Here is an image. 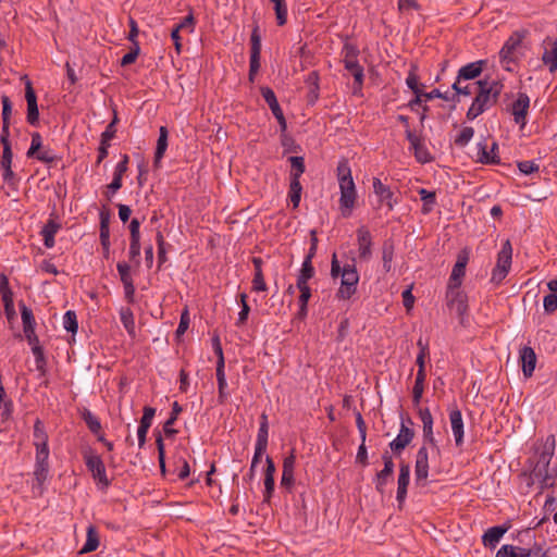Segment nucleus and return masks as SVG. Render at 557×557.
Returning <instances> with one entry per match:
<instances>
[{
	"label": "nucleus",
	"instance_id": "obj_19",
	"mask_svg": "<svg viewBox=\"0 0 557 557\" xmlns=\"http://www.w3.org/2000/svg\"><path fill=\"white\" fill-rule=\"evenodd\" d=\"M414 431L404 422L400 425L399 434L389 443V448L394 454L399 455L413 440Z\"/></svg>",
	"mask_w": 557,
	"mask_h": 557
},
{
	"label": "nucleus",
	"instance_id": "obj_9",
	"mask_svg": "<svg viewBox=\"0 0 557 557\" xmlns=\"http://www.w3.org/2000/svg\"><path fill=\"white\" fill-rule=\"evenodd\" d=\"M524 36V30H516L505 41L503 48L499 51V59L503 64H509L517 61L515 53L517 48L521 46Z\"/></svg>",
	"mask_w": 557,
	"mask_h": 557
},
{
	"label": "nucleus",
	"instance_id": "obj_39",
	"mask_svg": "<svg viewBox=\"0 0 557 557\" xmlns=\"http://www.w3.org/2000/svg\"><path fill=\"white\" fill-rule=\"evenodd\" d=\"M314 268L312 265V262L309 261V259H304L301 269L299 271V274L297 276L296 284H308V281L311 280L314 276Z\"/></svg>",
	"mask_w": 557,
	"mask_h": 557
},
{
	"label": "nucleus",
	"instance_id": "obj_15",
	"mask_svg": "<svg viewBox=\"0 0 557 557\" xmlns=\"http://www.w3.org/2000/svg\"><path fill=\"white\" fill-rule=\"evenodd\" d=\"M116 269L124 286L125 298L127 302L132 304L134 302L135 286L131 276V265L125 261H121L116 264Z\"/></svg>",
	"mask_w": 557,
	"mask_h": 557
},
{
	"label": "nucleus",
	"instance_id": "obj_47",
	"mask_svg": "<svg viewBox=\"0 0 557 557\" xmlns=\"http://www.w3.org/2000/svg\"><path fill=\"white\" fill-rule=\"evenodd\" d=\"M156 242L158 246V269L160 270L161 267L168 261L166 257V243L164 240V237L160 231L156 234Z\"/></svg>",
	"mask_w": 557,
	"mask_h": 557
},
{
	"label": "nucleus",
	"instance_id": "obj_46",
	"mask_svg": "<svg viewBox=\"0 0 557 557\" xmlns=\"http://www.w3.org/2000/svg\"><path fill=\"white\" fill-rule=\"evenodd\" d=\"M302 186L300 181H289L288 198L294 208H297L301 198Z\"/></svg>",
	"mask_w": 557,
	"mask_h": 557
},
{
	"label": "nucleus",
	"instance_id": "obj_50",
	"mask_svg": "<svg viewBox=\"0 0 557 557\" xmlns=\"http://www.w3.org/2000/svg\"><path fill=\"white\" fill-rule=\"evenodd\" d=\"M0 407L2 408L1 420L7 421L13 411V403L10 399H7V394L4 388L0 389Z\"/></svg>",
	"mask_w": 557,
	"mask_h": 557
},
{
	"label": "nucleus",
	"instance_id": "obj_30",
	"mask_svg": "<svg viewBox=\"0 0 557 557\" xmlns=\"http://www.w3.org/2000/svg\"><path fill=\"white\" fill-rule=\"evenodd\" d=\"M100 544V537L99 533L97 531V528L92 524L88 525L87 532H86V542L82 549L79 550V554H88L91 552H95Z\"/></svg>",
	"mask_w": 557,
	"mask_h": 557
},
{
	"label": "nucleus",
	"instance_id": "obj_1",
	"mask_svg": "<svg viewBox=\"0 0 557 557\" xmlns=\"http://www.w3.org/2000/svg\"><path fill=\"white\" fill-rule=\"evenodd\" d=\"M476 95L468 109L466 116L473 121L491 107L497 103L504 85L499 81L479 79L474 83Z\"/></svg>",
	"mask_w": 557,
	"mask_h": 557
},
{
	"label": "nucleus",
	"instance_id": "obj_49",
	"mask_svg": "<svg viewBox=\"0 0 557 557\" xmlns=\"http://www.w3.org/2000/svg\"><path fill=\"white\" fill-rule=\"evenodd\" d=\"M63 326L67 332L72 333L73 335L77 333L78 323H77V315H76L75 311L67 310L64 313Z\"/></svg>",
	"mask_w": 557,
	"mask_h": 557
},
{
	"label": "nucleus",
	"instance_id": "obj_61",
	"mask_svg": "<svg viewBox=\"0 0 557 557\" xmlns=\"http://www.w3.org/2000/svg\"><path fill=\"white\" fill-rule=\"evenodd\" d=\"M275 481L274 476L264 475V493H263V502L270 503L272 495L274 493Z\"/></svg>",
	"mask_w": 557,
	"mask_h": 557
},
{
	"label": "nucleus",
	"instance_id": "obj_16",
	"mask_svg": "<svg viewBox=\"0 0 557 557\" xmlns=\"http://www.w3.org/2000/svg\"><path fill=\"white\" fill-rule=\"evenodd\" d=\"M357 242L359 259L370 260L372 256V236L367 226L362 225L357 230Z\"/></svg>",
	"mask_w": 557,
	"mask_h": 557
},
{
	"label": "nucleus",
	"instance_id": "obj_21",
	"mask_svg": "<svg viewBox=\"0 0 557 557\" xmlns=\"http://www.w3.org/2000/svg\"><path fill=\"white\" fill-rule=\"evenodd\" d=\"M372 187L374 194L380 198V202L385 203L387 209L392 211L397 203V200L394 199V193L391 188L387 185H384L377 177L373 178Z\"/></svg>",
	"mask_w": 557,
	"mask_h": 557
},
{
	"label": "nucleus",
	"instance_id": "obj_40",
	"mask_svg": "<svg viewBox=\"0 0 557 557\" xmlns=\"http://www.w3.org/2000/svg\"><path fill=\"white\" fill-rule=\"evenodd\" d=\"M18 307L21 310L23 331L35 327L36 321L32 309L28 308L23 301L18 302Z\"/></svg>",
	"mask_w": 557,
	"mask_h": 557
},
{
	"label": "nucleus",
	"instance_id": "obj_7",
	"mask_svg": "<svg viewBox=\"0 0 557 557\" xmlns=\"http://www.w3.org/2000/svg\"><path fill=\"white\" fill-rule=\"evenodd\" d=\"M447 306L455 310L459 317V322L462 326L468 325V297L460 290V287L447 286L446 293Z\"/></svg>",
	"mask_w": 557,
	"mask_h": 557
},
{
	"label": "nucleus",
	"instance_id": "obj_11",
	"mask_svg": "<svg viewBox=\"0 0 557 557\" xmlns=\"http://www.w3.org/2000/svg\"><path fill=\"white\" fill-rule=\"evenodd\" d=\"M429 469V449L428 446L422 445L416 455L414 476L417 485L425 486L428 484Z\"/></svg>",
	"mask_w": 557,
	"mask_h": 557
},
{
	"label": "nucleus",
	"instance_id": "obj_58",
	"mask_svg": "<svg viewBox=\"0 0 557 557\" xmlns=\"http://www.w3.org/2000/svg\"><path fill=\"white\" fill-rule=\"evenodd\" d=\"M544 311L547 314H553L557 311V295L554 293H549L543 299Z\"/></svg>",
	"mask_w": 557,
	"mask_h": 557
},
{
	"label": "nucleus",
	"instance_id": "obj_12",
	"mask_svg": "<svg viewBox=\"0 0 557 557\" xmlns=\"http://www.w3.org/2000/svg\"><path fill=\"white\" fill-rule=\"evenodd\" d=\"M405 134L418 162L424 164L433 161V157L424 146L423 138L421 136L417 135L411 129H406Z\"/></svg>",
	"mask_w": 557,
	"mask_h": 557
},
{
	"label": "nucleus",
	"instance_id": "obj_26",
	"mask_svg": "<svg viewBox=\"0 0 557 557\" xmlns=\"http://www.w3.org/2000/svg\"><path fill=\"white\" fill-rule=\"evenodd\" d=\"M478 160L483 164H499L500 159L497 156L496 151L498 150V144L494 141L491 146V150H486V146L483 144L478 145Z\"/></svg>",
	"mask_w": 557,
	"mask_h": 557
},
{
	"label": "nucleus",
	"instance_id": "obj_8",
	"mask_svg": "<svg viewBox=\"0 0 557 557\" xmlns=\"http://www.w3.org/2000/svg\"><path fill=\"white\" fill-rule=\"evenodd\" d=\"M49 455H36V465L33 472L32 492L35 496H42L45 486L44 484L49 476Z\"/></svg>",
	"mask_w": 557,
	"mask_h": 557
},
{
	"label": "nucleus",
	"instance_id": "obj_59",
	"mask_svg": "<svg viewBox=\"0 0 557 557\" xmlns=\"http://www.w3.org/2000/svg\"><path fill=\"white\" fill-rule=\"evenodd\" d=\"M26 121L32 126L39 124V110L37 103L27 104Z\"/></svg>",
	"mask_w": 557,
	"mask_h": 557
},
{
	"label": "nucleus",
	"instance_id": "obj_48",
	"mask_svg": "<svg viewBox=\"0 0 557 557\" xmlns=\"http://www.w3.org/2000/svg\"><path fill=\"white\" fill-rule=\"evenodd\" d=\"M32 351L35 356L36 369L40 372L41 375H45L47 372V359L45 357L44 348L39 345L32 347Z\"/></svg>",
	"mask_w": 557,
	"mask_h": 557
},
{
	"label": "nucleus",
	"instance_id": "obj_45",
	"mask_svg": "<svg viewBox=\"0 0 557 557\" xmlns=\"http://www.w3.org/2000/svg\"><path fill=\"white\" fill-rule=\"evenodd\" d=\"M418 65L414 63H411L410 70L408 72V76L406 78V84L409 89L412 90L413 94H417L418 91H422L421 86L419 85V77H418Z\"/></svg>",
	"mask_w": 557,
	"mask_h": 557
},
{
	"label": "nucleus",
	"instance_id": "obj_32",
	"mask_svg": "<svg viewBox=\"0 0 557 557\" xmlns=\"http://www.w3.org/2000/svg\"><path fill=\"white\" fill-rule=\"evenodd\" d=\"M183 411L182 406L174 401L172 404V411L170 413L169 419L163 424V432L166 437H174L177 434V430L173 429L172 425L177 420L178 414Z\"/></svg>",
	"mask_w": 557,
	"mask_h": 557
},
{
	"label": "nucleus",
	"instance_id": "obj_57",
	"mask_svg": "<svg viewBox=\"0 0 557 557\" xmlns=\"http://www.w3.org/2000/svg\"><path fill=\"white\" fill-rule=\"evenodd\" d=\"M42 148V138L38 132L32 134V143L28 148L26 156L27 158H34L35 154Z\"/></svg>",
	"mask_w": 557,
	"mask_h": 557
},
{
	"label": "nucleus",
	"instance_id": "obj_5",
	"mask_svg": "<svg viewBox=\"0 0 557 557\" xmlns=\"http://www.w3.org/2000/svg\"><path fill=\"white\" fill-rule=\"evenodd\" d=\"M359 274L355 263L345 264L344 273L341 277V286L336 293V298L342 300L350 299L357 292Z\"/></svg>",
	"mask_w": 557,
	"mask_h": 557
},
{
	"label": "nucleus",
	"instance_id": "obj_31",
	"mask_svg": "<svg viewBox=\"0 0 557 557\" xmlns=\"http://www.w3.org/2000/svg\"><path fill=\"white\" fill-rule=\"evenodd\" d=\"M531 555V550L527 547L506 544L497 550L495 557H530Z\"/></svg>",
	"mask_w": 557,
	"mask_h": 557
},
{
	"label": "nucleus",
	"instance_id": "obj_37",
	"mask_svg": "<svg viewBox=\"0 0 557 557\" xmlns=\"http://www.w3.org/2000/svg\"><path fill=\"white\" fill-rule=\"evenodd\" d=\"M81 417L92 434H99L101 432L100 420L89 409L84 408Z\"/></svg>",
	"mask_w": 557,
	"mask_h": 557
},
{
	"label": "nucleus",
	"instance_id": "obj_44",
	"mask_svg": "<svg viewBox=\"0 0 557 557\" xmlns=\"http://www.w3.org/2000/svg\"><path fill=\"white\" fill-rule=\"evenodd\" d=\"M422 428H423V445H425V446L429 445L435 454L441 455V448H440L438 443L433 433V425L430 424V425H425Z\"/></svg>",
	"mask_w": 557,
	"mask_h": 557
},
{
	"label": "nucleus",
	"instance_id": "obj_43",
	"mask_svg": "<svg viewBox=\"0 0 557 557\" xmlns=\"http://www.w3.org/2000/svg\"><path fill=\"white\" fill-rule=\"evenodd\" d=\"M274 4L276 23L283 26L287 22V4L285 0H270Z\"/></svg>",
	"mask_w": 557,
	"mask_h": 557
},
{
	"label": "nucleus",
	"instance_id": "obj_18",
	"mask_svg": "<svg viewBox=\"0 0 557 557\" xmlns=\"http://www.w3.org/2000/svg\"><path fill=\"white\" fill-rule=\"evenodd\" d=\"M530 107V98L524 92H519L517 100L512 103L511 113L513 121L523 127L527 124V114Z\"/></svg>",
	"mask_w": 557,
	"mask_h": 557
},
{
	"label": "nucleus",
	"instance_id": "obj_22",
	"mask_svg": "<svg viewBox=\"0 0 557 557\" xmlns=\"http://www.w3.org/2000/svg\"><path fill=\"white\" fill-rule=\"evenodd\" d=\"M510 529V523L490 528L482 536L485 547L495 548L504 534Z\"/></svg>",
	"mask_w": 557,
	"mask_h": 557
},
{
	"label": "nucleus",
	"instance_id": "obj_55",
	"mask_svg": "<svg viewBox=\"0 0 557 557\" xmlns=\"http://www.w3.org/2000/svg\"><path fill=\"white\" fill-rule=\"evenodd\" d=\"M2 102V123H11V116L13 111V104L9 96L2 95L1 97Z\"/></svg>",
	"mask_w": 557,
	"mask_h": 557
},
{
	"label": "nucleus",
	"instance_id": "obj_35",
	"mask_svg": "<svg viewBox=\"0 0 557 557\" xmlns=\"http://www.w3.org/2000/svg\"><path fill=\"white\" fill-rule=\"evenodd\" d=\"M290 163L289 181H300L301 175L306 171L304 157L293 156L288 159Z\"/></svg>",
	"mask_w": 557,
	"mask_h": 557
},
{
	"label": "nucleus",
	"instance_id": "obj_33",
	"mask_svg": "<svg viewBox=\"0 0 557 557\" xmlns=\"http://www.w3.org/2000/svg\"><path fill=\"white\" fill-rule=\"evenodd\" d=\"M261 58V36L259 25L256 23L250 35V61H260Z\"/></svg>",
	"mask_w": 557,
	"mask_h": 557
},
{
	"label": "nucleus",
	"instance_id": "obj_20",
	"mask_svg": "<svg viewBox=\"0 0 557 557\" xmlns=\"http://www.w3.org/2000/svg\"><path fill=\"white\" fill-rule=\"evenodd\" d=\"M12 147L3 148L2 157L0 160V168L2 170V178L9 185H14L17 182L16 175L12 170Z\"/></svg>",
	"mask_w": 557,
	"mask_h": 557
},
{
	"label": "nucleus",
	"instance_id": "obj_34",
	"mask_svg": "<svg viewBox=\"0 0 557 557\" xmlns=\"http://www.w3.org/2000/svg\"><path fill=\"white\" fill-rule=\"evenodd\" d=\"M420 199L422 200V209L421 212L423 214H429L433 211L434 206L436 205V193L434 190H428L425 188H420L418 190Z\"/></svg>",
	"mask_w": 557,
	"mask_h": 557
},
{
	"label": "nucleus",
	"instance_id": "obj_56",
	"mask_svg": "<svg viewBox=\"0 0 557 557\" xmlns=\"http://www.w3.org/2000/svg\"><path fill=\"white\" fill-rule=\"evenodd\" d=\"M140 47L139 42H135V45L132 46L131 50L123 55V58L120 61L121 66H127L133 64L137 57L139 55Z\"/></svg>",
	"mask_w": 557,
	"mask_h": 557
},
{
	"label": "nucleus",
	"instance_id": "obj_2",
	"mask_svg": "<svg viewBox=\"0 0 557 557\" xmlns=\"http://www.w3.org/2000/svg\"><path fill=\"white\" fill-rule=\"evenodd\" d=\"M336 171L341 189L339 205L342 214L344 218H348L351 214L357 198L356 186L348 160L345 158L339 160Z\"/></svg>",
	"mask_w": 557,
	"mask_h": 557
},
{
	"label": "nucleus",
	"instance_id": "obj_41",
	"mask_svg": "<svg viewBox=\"0 0 557 557\" xmlns=\"http://www.w3.org/2000/svg\"><path fill=\"white\" fill-rule=\"evenodd\" d=\"M425 379H426V374L421 373V374L416 375V381H414V385L412 388V403L416 407H418L421 401L423 391H424Z\"/></svg>",
	"mask_w": 557,
	"mask_h": 557
},
{
	"label": "nucleus",
	"instance_id": "obj_28",
	"mask_svg": "<svg viewBox=\"0 0 557 557\" xmlns=\"http://www.w3.org/2000/svg\"><path fill=\"white\" fill-rule=\"evenodd\" d=\"M344 67L354 77V88H355L354 92L356 94L357 90H361L362 86H363V81H364L363 67L359 64V61L344 62Z\"/></svg>",
	"mask_w": 557,
	"mask_h": 557
},
{
	"label": "nucleus",
	"instance_id": "obj_13",
	"mask_svg": "<svg viewBox=\"0 0 557 557\" xmlns=\"http://www.w3.org/2000/svg\"><path fill=\"white\" fill-rule=\"evenodd\" d=\"M0 294L4 306V312L9 322L15 319L16 311L14 309L13 293L9 285L7 275L0 274Z\"/></svg>",
	"mask_w": 557,
	"mask_h": 557
},
{
	"label": "nucleus",
	"instance_id": "obj_25",
	"mask_svg": "<svg viewBox=\"0 0 557 557\" xmlns=\"http://www.w3.org/2000/svg\"><path fill=\"white\" fill-rule=\"evenodd\" d=\"M520 361L522 364V373L525 377H530L535 369L536 355L532 347L523 346L520 349Z\"/></svg>",
	"mask_w": 557,
	"mask_h": 557
},
{
	"label": "nucleus",
	"instance_id": "obj_36",
	"mask_svg": "<svg viewBox=\"0 0 557 557\" xmlns=\"http://www.w3.org/2000/svg\"><path fill=\"white\" fill-rule=\"evenodd\" d=\"M260 91L264 101L268 103L270 110L272 111L273 115H277L278 113L283 112L272 88L263 86L260 88Z\"/></svg>",
	"mask_w": 557,
	"mask_h": 557
},
{
	"label": "nucleus",
	"instance_id": "obj_24",
	"mask_svg": "<svg viewBox=\"0 0 557 557\" xmlns=\"http://www.w3.org/2000/svg\"><path fill=\"white\" fill-rule=\"evenodd\" d=\"M449 421L455 437L456 446H461L463 443V420L461 411L455 408L449 411Z\"/></svg>",
	"mask_w": 557,
	"mask_h": 557
},
{
	"label": "nucleus",
	"instance_id": "obj_53",
	"mask_svg": "<svg viewBox=\"0 0 557 557\" xmlns=\"http://www.w3.org/2000/svg\"><path fill=\"white\" fill-rule=\"evenodd\" d=\"M156 445L158 449V461L161 472L165 473V447L160 432L156 434Z\"/></svg>",
	"mask_w": 557,
	"mask_h": 557
},
{
	"label": "nucleus",
	"instance_id": "obj_54",
	"mask_svg": "<svg viewBox=\"0 0 557 557\" xmlns=\"http://www.w3.org/2000/svg\"><path fill=\"white\" fill-rule=\"evenodd\" d=\"M474 129L471 126L463 127L459 135L455 138V144L459 147H465L472 139Z\"/></svg>",
	"mask_w": 557,
	"mask_h": 557
},
{
	"label": "nucleus",
	"instance_id": "obj_52",
	"mask_svg": "<svg viewBox=\"0 0 557 557\" xmlns=\"http://www.w3.org/2000/svg\"><path fill=\"white\" fill-rule=\"evenodd\" d=\"M359 53H360V51L356 45L350 44V42H345L343 46V49H342V54L344 55L343 63L350 62V61H352V62L358 61Z\"/></svg>",
	"mask_w": 557,
	"mask_h": 557
},
{
	"label": "nucleus",
	"instance_id": "obj_51",
	"mask_svg": "<svg viewBox=\"0 0 557 557\" xmlns=\"http://www.w3.org/2000/svg\"><path fill=\"white\" fill-rule=\"evenodd\" d=\"M239 302H240L242 310L239 311L238 319L236 321L237 326H242L247 322V319H248V315L250 312V307L247 304V294L246 293L239 294Z\"/></svg>",
	"mask_w": 557,
	"mask_h": 557
},
{
	"label": "nucleus",
	"instance_id": "obj_10",
	"mask_svg": "<svg viewBox=\"0 0 557 557\" xmlns=\"http://www.w3.org/2000/svg\"><path fill=\"white\" fill-rule=\"evenodd\" d=\"M382 460L384 462V468L379 471L373 479L375 490L381 495L384 494L386 484L393 480L395 468L393 458L387 450L383 453Z\"/></svg>",
	"mask_w": 557,
	"mask_h": 557
},
{
	"label": "nucleus",
	"instance_id": "obj_38",
	"mask_svg": "<svg viewBox=\"0 0 557 557\" xmlns=\"http://www.w3.org/2000/svg\"><path fill=\"white\" fill-rule=\"evenodd\" d=\"M268 437H269V422L268 416L262 413L260 416V426L257 434L256 445L268 447Z\"/></svg>",
	"mask_w": 557,
	"mask_h": 557
},
{
	"label": "nucleus",
	"instance_id": "obj_3",
	"mask_svg": "<svg viewBox=\"0 0 557 557\" xmlns=\"http://www.w3.org/2000/svg\"><path fill=\"white\" fill-rule=\"evenodd\" d=\"M555 436L549 435L546 438L543 451L539 456V460L532 471V476L540 481L541 488L552 487L554 485L553 475L549 473V463L554 455Z\"/></svg>",
	"mask_w": 557,
	"mask_h": 557
},
{
	"label": "nucleus",
	"instance_id": "obj_27",
	"mask_svg": "<svg viewBox=\"0 0 557 557\" xmlns=\"http://www.w3.org/2000/svg\"><path fill=\"white\" fill-rule=\"evenodd\" d=\"M168 137L169 132L165 126H161L159 129V138L157 140V147L154 151V158H153V165L156 168L160 166V162L162 158L164 157V153L168 149Z\"/></svg>",
	"mask_w": 557,
	"mask_h": 557
},
{
	"label": "nucleus",
	"instance_id": "obj_23",
	"mask_svg": "<svg viewBox=\"0 0 557 557\" xmlns=\"http://www.w3.org/2000/svg\"><path fill=\"white\" fill-rule=\"evenodd\" d=\"M34 445L36 446V455H49L48 435L40 420L34 424Z\"/></svg>",
	"mask_w": 557,
	"mask_h": 557
},
{
	"label": "nucleus",
	"instance_id": "obj_6",
	"mask_svg": "<svg viewBox=\"0 0 557 557\" xmlns=\"http://www.w3.org/2000/svg\"><path fill=\"white\" fill-rule=\"evenodd\" d=\"M84 461L92 478L97 481L99 488L106 491L110 486L111 481L107 476L106 466L101 457L89 450L84 454Z\"/></svg>",
	"mask_w": 557,
	"mask_h": 557
},
{
	"label": "nucleus",
	"instance_id": "obj_4",
	"mask_svg": "<svg viewBox=\"0 0 557 557\" xmlns=\"http://www.w3.org/2000/svg\"><path fill=\"white\" fill-rule=\"evenodd\" d=\"M512 260V247L510 242L507 239L500 251L497 255L496 265L492 271L491 282L494 284H500L508 275L511 268Z\"/></svg>",
	"mask_w": 557,
	"mask_h": 557
},
{
	"label": "nucleus",
	"instance_id": "obj_29",
	"mask_svg": "<svg viewBox=\"0 0 557 557\" xmlns=\"http://www.w3.org/2000/svg\"><path fill=\"white\" fill-rule=\"evenodd\" d=\"M61 228V224L52 219L41 228L40 234L44 237V245L46 248H52L54 246V236Z\"/></svg>",
	"mask_w": 557,
	"mask_h": 557
},
{
	"label": "nucleus",
	"instance_id": "obj_14",
	"mask_svg": "<svg viewBox=\"0 0 557 557\" xmlns=\"http://www.w3.org/2000/svg\"><path fill=\"white\" fill-rule=\"evenodd\" d=\"M469 261V256L466 250H461L458 253L457 261L453 268V271L450 273L448 285L449 287H460L462 283V278L466 274V267Z\"/></svg>",
	"mask_w": 557,
	"mask_h": 557
},
{
	"label": "nucleus",
	"instance_id": "obj_62",
	"mask_svg": "<svg viewBox=\"0 0 557 557\" xmlns=\"http://www.w3.org/2000/svg\"><path fill=\"white\" fill-rule=\"evenodd\" d=\"M410 481V466L403 462L399 467V474L397 484L400 486H408Z\"/></svg>",
	"mask_w": 557,
	"mask_h": 557
},
{
	"label": "nucleus",
	"instance_id": "obj_63",
	"mask_svg": "<svg viewBox=\"0 0 557 557\" xmlns=\"http://www.w3.org/2000/svg\"><path fill=\"white\" fill-rule=\"evenodd\" d=\"M394 258V244L392 240H385L382 247V260L384 263H392Z\"/></svg>",
	"mask_w": 557,
	"mask_h": 557
},
{
	"label": "nucleus",
	"instance_id": "obj_64",
	"mask_svg": "<svg viewBox=\"0 0 557 557\" xmlns=\"http://www.w3.org/2000/svg\"><path fill=\"white\" fill-rule=\"evenodd\" d=\"M251 288L253 292H265L268 289V286L264 281L263 272L253 273Z\"/></svg>",
	"mask_w": 557,
	"mask_h": 557
},
{
	"label": "nucleus",
	"instance_id": "obj_60",
	"mask_svg": "<svg viewBox=\"0 0 557 557\" xmlns=\"http://www.w3.org/2000/svg\"><path fill=\"white\" fill-rule=\"evenodd\" d=\"M189 323H190L189 312H188V309L185 308L181 313L180 323H178V326L175 332L177 337L183 335L188 330Z\"/></svg>",
	"mask_w": 557,
	"mask_h": 557
},
{
	"label": "nucleus",
	"instance_id": "obj_42",
	"mask_svg": "<svg viewBox=\"0 0 557 557\" xmlns=\"http://www.w3.org/2000/svg\"><path fill=\"white\" fill-rule=\"evenodd\" d=\"M120 318L127 333L132 337H135V321L132 310L129 308L122 309L120 312Z\"/></svg>",
	"mask_w": 557,
	"mask_h": 557
},
{
	"label": "nucleus",
	"instance_id": "obj_17",
	"mask_svg": "<svg viewBox=\"0 0 557 557\" xmlns=\"http://www.w3.org/2000/svg\"><path fill=\"white\" fill-rule=\"evenodd\" d=\"M486 64V60H478L461 66L456 76L457 83L472 81L480 77Z\"/></svg>",
	"mask_w": 557,
	"mask_h": 557
}]
</instances>
